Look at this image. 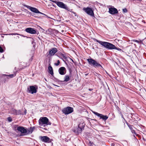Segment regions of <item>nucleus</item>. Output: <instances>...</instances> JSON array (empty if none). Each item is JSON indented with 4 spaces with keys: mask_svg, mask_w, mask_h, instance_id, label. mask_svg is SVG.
Returning a JSON list of instances; mask_svg holds the SVG:
<instances>
[{
    "mask_svg": "<svg viewBox=\"0 0 146 146\" xmlns=\"http://www.w3.org/2000/svg\"><path fill=\"white\" fill-rule=\"evenodd\" d=\"M50 1H51L52 2L55 3L56 4V5H57V4L58 2V1H54V0H50Z\"/></svg>",
    "mask_w": 146,
    "mask_h": 146,
    "instance_id": "2f4dec72",
    "label": "nucleus"
},
{
    "mask_svg": "<svg viewBox=\"0 0 146 146\" xmlns=\"http://www.w3.org/2000/svg\"><path fill=\"white\" fill-rule=\"evenodd\" d=\"M18 125H15L13 126V128L14 129L15 131L17 130V127H18Z\"/></svg>",
    "mask_w": 146,
    "mask_h": 146,
    "instance_id": "393cba45",
    "label": "nucleus"
},
{
    "mask_svg": "<svg viewBox=\"0 0 146 146\" xmlns=\"http://www.w3.org/2000/svg\"><path fill=\"white\" fill-rule=\"evenodd\" d=\"M60 56H61L64 59H66L67 58V57L62 53L60 52L59 53Z\"/></svg>",
    "mask_w": 146,
    "mask_h": 146,
    "instance_id": "5701e85b",
    "label": "nucleus"
},
{
    "mask_svg": "<svg viewBox=\"0 0 146 146\" xmlns=\"http://www.w3.org/2000/svg\"><path fill=\"white\" fill-rule=\"evenodd\" d=\"M37 87L36 86H30L27 88V92L33 94L37 92Z\"/></svg>",
    "mask_w": 146,
    "mask_h": 146,
    "instance_id": "39448f33",
    "label": "nucleus"
},
{
    "mask_svg": "<svg viewBox=\"0 0 146 146\" xmlns=\"http://www.w3.org/2000/svg\"><path fill=\"white\" fill-rule=\"evenodd\" d=\"M48 73L51 74V75L53 76L54 75V73L53 68L51 66L50 64L48 67Z\"/></svg>",
    "mask_w": 146,
    "mask_h": 146,
    "instance_id": "f3484780",
    "label": "nucleus"
},
{
    "mask_svg": "<svg viewBox=\"0 0 146 146\" xmlns=\"http://www.w3.org/2000/svg\"><path fill=\"white\" fill-rule=\"evenodd\" d=\"M144 66L145 68H146V65H145Z\"/></svg>",
    "mask_w": 146,
    "mask_h": 146,
    "instance_id": "37998d69",
    "label": "nucleus"
},
{
    "mask_svg": "<svg viewBox=\"0 0 146 146\" xmlns=\"http://www.w3.org/2000/svg\"><path fill=\"white\" fill-rule=\"evenodd\" d=\"M58 53H57V54H56V55L57 56H58Z\"/></svg>",
    "mask_w": 146,
    "mask_h": 146,
    "instance_id": "ea45409f",
    "label": "nucleus"
},
{
    "mask_svg": "<svg viewBox=\"0 0 146 146\" xmlns=\"http://www.w3.org/2000/svg\"><path fill=\"white\" fill-rule=\"evenodd\" d=\"M119 114L120 115H121V117L123 118L124 120L126 121V120H125V118H124L123 117V114H122V113L121 112V111H119Z\"/></svg>",
    "mask_w": 146,
    "mask_h": 146,
    "instance_id": "cd10ccee",
    "label": "nucleus"
},
{
    "mask_svg": "<svg viewBox=\"0 0 146 146\" xmlns=\"http://www.w3.org/2000/svg\"><path fill=\"white\" fill-rule=\"evenodd\" d=\"M39 139L45 143H51L53 140L50 139L47 136H40L39 137Z\"/></svg>",
    "mask_w": 146,
    "mask_h": 146,
    "instance_id": "6e6552de",
    "label": "nucleus"
},
{
    "mask_svg": "<svg viewBox=\"0 0 146 146\" xmlns=\"http://www.w3.org/2000/svg\"><path fill=\"white\" fill-rule=\"evenodd\" d=\"M12 111L13 112V114L14 115H15L16 113L17 110L15 109H12Z\"/></svg>",
    "mask_w": 146,
    "mask_h": 146,
    "instance_id": "a878e982",
    "label": "nucleus"
},
{
    "mask_svg": "<svg viewBox=\"0 0 146 146\" xmlns=\"http://www.w3.org/2000/svg\"><path fill=\"white\" fill-rule=\"evenodd\" d=\"M83 9L88 15L92 17L94 16V11L92 8L89 7H84Z\"/></svg>",
    "mask_w": 146,
    "mask_h": 146,
    "instance_id": "423d86ee",
    "label": "nucleus"
},
{
    "mask_svg": "<svg viewBox=\"0 0 146 146\" xmlns=\"http://www.w3.org/2000/svg\"><path fill=\"white\" fill-rule=\"evenodd\" d=\"M32 40H33L32 41V43L33 44V42L35 40L33 38H32Z\"/></svg>",
    "mask_w": 146,
    "mask_h": 146,
    "instance_id": "4c0bfd02",
    "label": "nucleus"
},
{
    "mask_svg": "<svg viewBox=\"0 0 146 146\" xmlns=\"http://www.w3.org/2000/svg\"><path fill=\"white\" fill-rule=\"evenodd\" d=\"M133 41L134 42H136L137 43H139L140 42L139 41H138L137 40H133Z\"/></svg>",
    "mask_w": 146,
    "mask_h": 146,
    "instance_id": "c9c22d12",
    "label": "nucleus"
},
{
    "mask_svg": "<svg viewBox=\"0 0 146 146\" xmlns=\"http://www.w3.org/2000/svg\"><path fill=\"white\" fill-rule=\"evenodd\" d=\"M60 63V62L59 60H58L57 61V63H55V65L56 66H58L59 64Z\"/></svg>",
    "mask_w": 146,
    "mask_h": 146,
    "instance_id": "c756f323",
    "label": "nucleus"
},
{
    "mask_svg": "<svg viewBox=\"0 0 146 146\" xmlns=\"http://www.w3.org/2000/svg\"><path fill=\"white\" fill-rule=\"evenodd\" d=\"M92 111L95 115L100 117V119H102L104 121H106L108 118V117L106 115H104L94 111Z\"/></svg>",
    "mask_w": 146,
    "mask_h": 146,
    "instance_id": "9d476101",
    "label": "nucleus"
},
{
    "mask_svg": "<svg viewBox=\"0 0 146 146\" xmlns=\"http://www.w3.org/2000/svg\"><path fill=\"white\" fill-rule=\"evenodd\" d=\"M55 86H57L56 85H54Z\"/></svg>",
    "mask_w": 146,
    "mask_h": 146,
    "instance_id": "de8ad7c7",
    "label": "nucleus"
},
{
    "mask_svg": "<svg viewBox=\"0 0 146 146\" xmlns=\"http://www.w3.org/2000/svg\"><path fill=\"white\" fill-rule=\"evenodd\" d=\"M57 51L58 50L56 48H51L49 50V54L51 56H53Z\"/></svg>",
    "mask_w": 146,
    "mask_h": 146,
    "instance_id": "4468645a",
    "label": "nucleus"
},
{
    "mask_svg": "<svg viewBox=\"0 0 146 146\" xmlns=\"http://www.w3.org/2000/svg\"><path fill=\"white\" fill-rule=\"evenodd\" d=\"M23 115V113H21V111L20 110H17L16 113L15 115Z\"/></svg>",
    "mask_w": 146,
    "mask_h": 146,
    "instance_id": "b1692460",
    "label": "nucleus"
},
{
    "mask_svg": "<svg viewBox=\"0 0 146 146\" xmlns=\"http://www.w3.org/2000/svg\"><path fill=\"white\" fill-rule=\"evenodd\" d=\"M69 71H70V73H71V71H70V69H69Z\"/></svg>",
    "mask_w": 146,
    "mask_h": 146,
    "instance_id": "79ce46f5",
    "label": "nucleus"
},
{
    "mask_svg": "<svg viewBox=\"0 0 146 146\" xmlns=\"http://www.w3.org/2000/svg\"><path fill=\"white\" fill-rule=\"evenodd\" d=\"M109 13L111 15H114L118 13L117 10L114 7H111L109 9Z\"/></svg>",
    "mask_w": 146,
    "mask_h": 146,
    "instance_id": "f8f14e48",
    "label": "nucleus"
},
{
    "mask_svg": "<svg viewBox=\"0 0 146 146\" xmlns=\"http://www.w3.org/2000/svg\"><path fill=\"white\" fill-rule=\"evenodd\" d=\"M93 40L94 41L98 42L104 47L107 49H116L120 51H122L121 49L116 47L115 45L110 42L99 40L95 38H94Z\"/></svg>",
    "mask_w": 146,
    "mask_h": 146,
    "instance_id": "f257e3e1",
    "label": "nucleus"
},
{
    "mask_svg": "<svg viewBox=\"0 0 146 146\" xmlns=\"http://www.w3.org/2000/svg\"><path fill=\"white\" fill-rule=\"evenodd\" d=\"M70 60H72V61L73 62H74V60H73L72 59H71V58H70Z\"/></svg>",
    "mask_w": 146,
    "mask_h": 146,
    "instance_id": "58836bf2",
    "label": "nucleus"
},
{
    "mask_svg": "<svg viewBox=\"0 0 146 146\" xmlns=\"http://www.w3.org/2000/svg\"><path fill=\"white\" fill-rule=\"evenodd\" d=\"M3 76H6L8 78H12L16 76V74H11L9 75L3 74Z\"/></svg>",
    "mask_w": 146,
    "mask_h": 146,
    "instance_id": "6ab92c4d",
    "label": "nucleus"
},
{
    "mask_svg": "<svg viewBox=\"0 0 146 146\" xmlns=\"http://www.w3.org/2000/svg\"><path fill=\"white\" fill-rule=\"evenodd\" d=\"M56 5L60 8L64 9L69 11H71V10L67 6L62 2L58 1Z\"/></svg>",
    "mask_w": 146,
    "mask_h": 146,
    "instance_id": "1a4fd4ad",
    "label": "nucleus"
},
{
    "mask_svg": "<svg viewBox=\"0 0 146 146\" xmlns=\"http://www.w3.org/2000/svg\"><path fill=\"white\" fill-rule=\"evenodd\" d=\"M54 80L55 81H56V82H59L60 81V80H59L58 79L56 78H55V77H54Z\"/></svg>",
    "mask_w": 146,
    "mask_h": 146,
    "instance_id": "473e14b6",
    "label": "nucleus"
},
{
    "mask_svg": "<svg viewBox=\"0 0 146 146\" xmlns=\"http://www.w3.org/2000/svg\"><path fill=\"white\" fill-rule=\"evenodd\" d=\"M39 125L40 126L45 127L46 125H50L51 123L49 121L48 119L46 117H41L38 121Z\"/></svg>",
    "mask_w": 146,
    "mask_h": 146,
    "instance_id": "7ed1b4c3",
    "label": "nucleus"
},
{
    "mask_svg": "<svg viewBox=\"0 0 146 146\" xmlns=\"http://www.w3.org/2000/svg\"><path fill=\"white\" fill-rule=\"evenodd\" d=\"M73 111V108L69 106L65 108L62 110V112L65 115H68L70 113H72Z\"/></svg>",
    "mask_w": 146,
    "mask_h": 146,
    "instance_id": "0eeeda50",
    "label": "nucleus"
},
{
    "mask_svg": "<svg viewBox=\"0 0 146 146\" xmlns=\"http://www.w3.org/2000/svg\"><path fill=\"white\" fill-rule=\"evenodd\" d=\"M26 113H27V110L26 109H25V111H24V113H23V115H26Z\"/></svg>",
    "mask_w": 146,
    "mask_h": 146,
    "instance_id": "e433bc0d",
    "label": "nucleus"
},
{
    "mask_svg": "<svg viewBox=\"0 0 146 146\" xmlns=\"http://www.w3.org/2000/svg\"><path fill=\"white\" fill-rule=\"evenodd\" d=\"M86 75H87V74H86Z\"/></svg>",
    "mask_w": 146,
    "mask_h": 146,
    "instance_id": "09e8293b",
    "label": "nucleus"
},
{
    "mask_svg": "<svg viewBox=\"0 0 146 146\" xmlns=\"http://www.w3.org/2000/svg\"><path fill=\"white\" fill-rule=\"evenodd\" d=\"M84 125L85 124L84 123H80L78 125V126L83 130L84 129Z\"/></svg>",
    "mask_w": 146,
    "mask_h": 146,
    "instance_id": "aec40b11",
    "label": "nucleus"
},
{
    "mask_svg": "<svg viewBox=\"0 0 146 146\" xmlns=\"http://www.w3.org/2000/svg\"><path fill=\"white\" fill-rule=\"evenodd\" d=\"M89 90H90V91H91V89H89Z\"/></svg>",
    "mask_w": 146,
    "mask_h": 146,
    "instance_id": "49530a36",
    "label": "nucleus"
},
{
    "mask_svg": "<svg viewBox=\"0 0 146 146\" xmlns=\"http://www.w3.org/2000/svg\"><path fill=\"white\" fill-rule=\"evenodd\" d=\"M2 58H4V56H3L2 57Z\"/></svg>",
    "mask_w": 146,
    "mask_h": 146,
    "instance_id": "a18cd8bd",
    "label": "nucleus"
},
{
    "mask_svg": "<svg viewBox=\"0 0 146 146\" xmlns=\"http://www.w3.org/2000/svg\"><path fill=\"white\" fill-rule=\"evenodd\" d=\"M36 30L31 27L26 28L25 31L27 33L32 34H35L36 33Z\"/></svg>",
    "mask_w": 146,
    "mask_h": 146,
    "instance_id": "9b49d317",
    "label": "nucleus"
},
{
    "mask_svg": "<svg viewBox=\"0 0 146 146\" xmlns=\"http://www.w3.org/2000/svg\"><path fill=\"white\" fill-rule=\"evenodd\" d=\"M128 127H129V129H130L131 132L133 134H134L135 135H137L135 130L134 129V127L132 125L130 124H127Z\"/></svg>",
    "mask_w": 146,
    "mask_h": 146,
    "instance_id": "dca6fc26",
    "label": "nucleus"
},
{
    "mask_svg": "<svg viewBox=\"0 0 146 146\" xmlns=\"http://www.w3.org/2000/svg\"><path fill=\"white\" fill-rule=\"evenodd\" d=\"M122 11L124 13H126L127 12V10L126 8L123 9Z\"/></svg>",
    "mask_w": 146,
    "mask_h": 146,
    "instance_id": "c85d7f7f",
    "label": "nucleus"
},
{
    "mask_svg": "<svg viewBox=\"0 0 146 146\" xmlns=\"http://www.w3.org/2000/svg\"><path fill=\"white\" fill-rule=\"evenodd\" d=\"M40 13V14L43 15H44V16H47V15H46L45 14H44L43 13H42L40 12L39 11V13Z\"/></svg>",
    "mask_w": 146,
    "mask_h": 146,
    "instance_id": "f704fd0d",
    "label": "nucleus"
},
{
    "mask_svg": "<svg viewBox=\"0 0 146 146\" xmlns=\"http://www.w3.org/2000/svg\"><path fill=\"white\" fill-rule=\"evenodd\" d=\"M87 60L89 64L94 67L97 68L102 70L104 69L102 66L95 60L92 58H88Z\"/></svg>",
    "mask_w": 146,
    "mask_h": 146,
    "instance_id": "f03ea898",
    "label": "nucleus"
},
{
    "mask_svg": "<svg viewBox=\"0 0 146 146\" xmlns=\"http://www.w3.org/2000/svg\"><path fill=\"white\" fill-rule=\"evenodd\" d=\"M139 1H141L142 0H138Z\"/></svg>",
    "mask_w": 146,
    "mask_h": 146,
    "instance_id": "c03bdc74",
    "label": "nucleus"
},
{
    "mask_svg": "<svg viewBox=\"0 0 146 146\" xmlns=\"http://www.w3.org/2000/svg\"><path fill=\"white\" fill-rule=\"evenodd\" d=\"M7 120L9 122H11L12 121V118L11 117H9L7 118Z\"/></svg>",
    "mask_w": 146,
    "mask_h": 146,
    "instance_id": "bb28decb",
    "label": "nucleus"
},
{
    "mask_svg": "<svg viewBox=\"0 0 146 146\" xmlns=\"http://www.w3.org/2000/svg\"><path fill=\"white\" fill-rule=\"evenodd\" d=\"M65 62V64H66V65L68 66V65L66 63V62Z\"/></svg>",
    "mask_w": 146,
    "mask_h": 146,
    "instance_id": "a19ab883",
    "label": "nucleus"
},
{
    "mask_svg": "<svg viewBox=\"0 0 146 146\" xmlns=\"http://www.w3.org/2000/svg\"><path fill=\"white\" fill-rule=\"evenodd\" d=\"M58 72L60 75H64L66 73V70L65 67H62L59 68Z\"/></svg>",
    "mask_w": 146,
    "mask_h": 146,
    "instance_id": "2eb2a0df",
    "label": "nucleus"
},
{
    "mask_svg": "<svg viewBox=\"0 0 146 146\" xmlns=\"http://www.w3.org/2000/svg\"><path fill=\"white\" fill-rule=\"evenodd\" d=\"M25 6L27 7L28 9H30L32 12L36 13H38L39 11L36 8L30 6L29 5H25Z\"/></svg>",
    "mask_w": 146,
    "mask_h": 146,
    "instance_id": "ddd939ff",
    "label": "nucleus"
},
{
    "mask_svg": "<svg viewBox=\"0 0 146 146\" xmlns=\"http://www.w3.org/2000/svg\"><path fill=\"white\" fill-rule=\"evenodd\" d=\"M40 13V14L43 15H44V16H47V15H46L45 14H44L43 13H42L40 12L39 11V13Z\"/></svg>",
    "mask_w": 146,
    "mask_h": 146,
    "instance_id": "72a5a7b5",
    "label": "nucleus"
},
{
    "mask_svg": "<svg viewBox=\"0 0 146 146\" xmlns=\"http://www.w3.org/2000/svg\"><path fill=\"white\" fill-rule=\"evenodd\" d=\"M17 130L21 132V136H25L27 135V129L23 126H19L18 127H17Z\"/></svg>",
    "mask_w": 146,
    "mask_h": 146,
    "instance_id": "20e7f679",
    "label": "nucleus"
},
{
    "mask_svg": "<svg viewBox=\"0 0 146 146\" xmlns=\"http://www.w3.org/2000/svg\"><path fill=\"white\" fill-rule=\"evenodd\" d=\"M83 130L82 128L78 127V128L76 129L77 133L78 134L81 133Z\"/></svg>",
    "mask_w": 146,
    "mask_h": 146,
    "instance_id": "4be33fe9",
    "label": "nucleus"
},
{
    "mask_svg": "<svg viewBox=\"0 0 146 146\" xmlns=\"http://www.w3.org/2000/svg\"><path fill=\"white\" fill-rule=\"evenodd\" d=\"M35 129V127H30L29 129H27V135L32 133Z\"/></svg>",
    "mask_w": 146,
    "mask_h": 146,
    "instance_id": "a211bd4d",
    "label": "nucleus"
},
{
    "mask_svg": "<svg viewBox=\"0 0 146 146\" xmlns=\"http://www.w3.org/2000/svg\"><path fill=\"white\" fill-rule=\"evenodd\" d=\"M70 80V77L68 75H66L64 77V82H68Z\"/></svg>",
    "mask_w": 146,
    "mask_h": 146,
    "instance_id": "412c9836",
    "label": "nucleus"
},
{
    "mask_svg": "<svg viewBox=\"0 0 146 146\" xmlns=\"http://www.w3.org/2000/svg\"><path fill=\"white\" fill-rule=\"evenodd\" d=\"M3 52V49L0 46V52L2 53Z\"/></svg>",
    "mask_w": 146,
    "mask_h": 146,
    "instance_id": "7c9ffc66",
    "label": "nucleus"
}]
</instances>
